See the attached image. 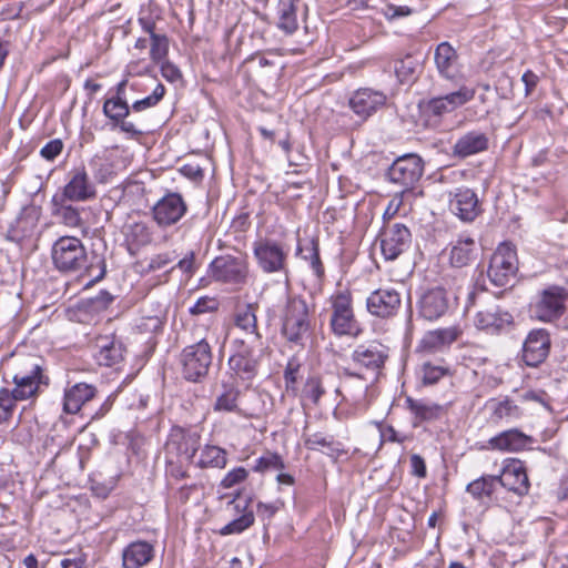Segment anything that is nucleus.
Segmentation results:
<instances>
[{"label":"nucleus","mask_w":568,"mask_h":568,"mask_svg":"<svg viewBox=\"0 0 568 568\" xmlns=\"http://www.w3.org/2000/svg\"><path fill=\"white\" fill-rule=\"evenodd\" d=\"M173 260L174 257L171 253H161L150 260L148 267L150 271H160L166 267Z\"/></svg>","instance_id":"64"},{"label":"nucleus","mask_w":568,"mask_h":568,"mask_svg":"<svg viewBox=\"0 0 568 568\" xmlns=\"http://www.w3.org/2000/svg\"><path fill=\"white\" fill-rule=\"evenodd\" d=\"M301 368V363L296 357H292L288 359L285 368H284V381L286 390H296L297 376Z\"/></svg>","instance_id":"56"},{"label":"nucleus","mask_w":568,"mask_h":568,"mask_svg":"<svg viewBox=\"0 0 568 568\" xmlns=\"http://www.w3.org/2000/svg\"><path fill=\"white\" fill-rule=\"evenodd\" d=\"M161 63V74L162 77L171 82L175 83L180 80H182V72L178 65H175L173 62L169 60H164Z\"/></svg>","instance_id":"59"},{"label":"nucleus","mask_w":568,"mask_h":568,"mask_svg":"<svg viewBox=\"0 0 568 568\" xmlns=\"http://www.w3.org/2000/svg\"><path fill=\"white\" fill-rule=\"evenodd\" d=\"M54 196L72 202H85L97 196V190L85 169L81 168L73 172L69 182Z\"/></svg>","instance_id":"22"},{"label":"nucleus","mask_w":568,"mask_h":568,"mask_svg":"<svg viewBox=\"0 0 568 568\" xmlns=\"http://www.w3.org/2000/svg\"><path fill=\"white\" fill-rule=\"evenodd\" d=\"M244 338H234L231 343V355L227 359V373L234 383L250 385L257 376L262 351H256Z\"/></svg>","instance_id":"3"},{"label":"nucleus","mask_w":568,"mask_h":568,"mask_svg":"<svg viewBox=\"0 0 568 568\" xmlns=\"http://www.w3.org/2000/svg\"><path fill=\"white\" fill-rule=\"evenodd\" d=\"M477 329L490 335H499L509 329L514 324V317L499 305L494 304L479 310L474 318Z\"/></svg>","instance_id":"19"},{"label":"nucleus","mask_w":568,"mask_h":568,"mask_svg":"<svg viewBox=\"0 0 568 568\" xmlns=\"http://www.w3.org/2000/svg\"><path fill=\"white\" fill-rule=\"evenodd\" d=\"M384 16L387 20H395L398 18L407 17L412 13V9L407 6H396L388 3L384 8Z\"/></svg>","instance_id":"61"},{"label":"nucleus","mask_w":568,"mask_h":568,"mask_svg":"<svg viewBox=\"0 0 568 568\" xmlns=\"http://www.w3.org/2000/svg\"><path fill=\"white\" fill-rule=\"evenodd\" d=\"M419 62L410 54L402 59H397L394 62V69L397 79L402 83H408L416 79Z\"/></svg>","instance_id":"46"},{"label":"nucleus","mask_w":568,"mask_h":568,"mask_svg":"<svg viewBox=\"0 0 568 568\" xmlns=\"http://www.w3.org/2000/svg\"><path fill=\"white\" fill-rule=\"evenodd\" d=\"M89 168L94 180L98 183H108L115 174L113 160L106 155H94L90 162Z\"/></svg>","instance_id":"43"},{"label":"nucleus","mask_w":568,"mask_h":568,"mask_svg":"<svg viewBox=\"0 0 568 568\" xmlns=\"http://www.w3.org/2000/svg\"><path fill=\"white\" fill-rule=\"evenodd\" d=\"M402 306V295L393 287H379L373 291L366 298L367 312L377 318L388 320L394 317Z\"/></svg>","instance_id":"17"},{"label":"nucleus","mask_w":568,"mask_h":568,"mask_svg":"<svg viewBox=\"0 0 568 568\" xmlns=\"http://www.w3.org/2000/svg\"><path fill=\"white\" fill-rule=\"evenodd\" d=\"M477 245L475 240L468 234H460L452 243L449 261L454 267H464L468 265L476 256Z\"/></svg>","instance_id":"36"},{"label":"nucleus","mask_w":568,"mask_h":568,"mask_svg":"<svg viewBox=\"0 0 568 568\" xmlns=\"http://www.w3.org/2000/svg\"><path fill=\"white\" fill-rule=\"evenodd\" d=\"M11 378L14 387L10 390L14 397L20 400H27L37 397L43 389L50 384L49 376H38V378L22 377L14 375H4L3 379L8 383V378Z\"/></svg>","instance_id":"31"},{"label":"nucleus","mask_w":568,"mask_h":568,"mask_svg":"<svg viewBox=\"0 0 568 568\" xmlns=\"http://www.w3.org/2000/svg\"><path fill=\"white\" fill-rule=\"evenodd\" d=\"M517 253L514 246L503 243L491 255L487 275L497 287L509 284L517 271Z\"/></svg>","instance_id":"12"},{"label":"nucleus","mask_w":568,"mask_h":568,"mask_svg":"<svg viewBox=\"0 0 568 568\" xmlns=\"http://www.w3.org/2000/svg\"><path fill=\"white\" fill-rule=\"evenodd\" d=\"M212 359L211 345L204 338L184 347L180 355L183 377L192 383L201 382L207 375Z\"/></svg>","instance_id":"7"},{"label":"nucleus","mask_w":568,"mask_h":568,"mask_svg":"<svg viewBox=\"0 0 568 568\" xmlns=\"http://www.w3.org/2000/svg\"><path fill=\"white\" fill-rule=\"evenodd\" d=\"M329 329L336 337H357L363 328L354 312L353 294L348 288L335 291L328 297Z\"/></svg>","instance_id":"2"},{"label":"nucleus","mask_w":568,"mask_h":568,"mask_svg":"<svg viewBox=\"0 0 568 568\" xmlns=\"http://www.w3.org/2000/svg\"><path fill=\"white\" fill-rule=\"evenodd\" d=\"M379 240L381 251L385 260L394 261L409 248L412 234L409 229L403 223L384 221V226L379 232Z\"/></svg>","instance_id":"14"},{"label":"nucleus","mask_w":568,"mask_h":568,"mask_svg":"<svg viewBox=\"0 0 568 568\" xmlns=\"http://www.w3.org/2000/svg\"><path fill=\"white\" fill-rule=\"evenodd\" d=\"M4 375H14L31 378L47 376L44 374V359L34 354H14L8 361Z\"/></svg>","instance_id":"27"},{"label":"nucleus","mask_w":568,"mask_h":568,"mask_svg":"<svg viewBox=\"0 0 568 568\" xmlns=\"http://www.w3.org/2000/svg\"><path fill=\"white\" fill-rule=\"evenodd\" d=\"M434 63L440 78L456 81L462 75L463 65L455 48L447 41H443L435 48Z\"/></svg>","instance_id":"23"},{"label":"nucleus","mask_w":568,"mask_h":568,"mask_svg":"<svg viewBox=\"0 0 568 568\" xmlns=\"http://www.w3.org/2000/svg\"><path fill=\"white\" fill-rule=\"evenodd\" d=\"M209 271L215 282L242 286L247 282L250 266L246 256L225 254L215 257Z\"/></svg>","instance_id":"9"},{"label":"nucleus","mask_w":568,"mask_h":568,"mask_svg":"<svg viewBox=\"0 0 568 568\" xmlns=\"http://www.w3.org/2000/svg\"><path fill=\"white\" fill-rule=\"evenodd\" d=\"M304 445L307 449L318 450L324 448L325 453L329 456L338 455L343 452L341 443L334 439L332 435H325L321 432L312 434H303Z\"/></svg>","instance_id":"40"},{"label":"nucleus","mask_w":568,"mask_h":568,"mask_svg":"<svg viewBox=\"0 0 568 568\" xmlns=\"http://www.w3.org/2000/svg\"><path fill=\"white\" fill-rule=\"evenodd\" d=\"M313 329L312 313L304 297L290 296L286 301L281 333L287 343L304 346Z\"/></svg>","instance_id":"1"},{"label":"nucleus","mask_w":568,"mask_h":568,"mask_svg":"<svg viewBox=\"0 0 568 568\" xmlns=\"http://www.w3.org/2000/svg\"><path fill=\"white\" fill-rule=\"evenodd\" d=\"M568 298L567 290L562 286L550 285L544 288L531 304L534 317L540 322L551 323L562 316Z\"/></svg>","instance_id":"10"},{"label":"nucleus","mask_w":568,"mask_h":568,"mask_svg":"<svg viewBox=\"0 0 568 568\" xmlns=\"http://www.w3.org/2000/svg\"><path fill=\"white\" fill-rule=\"evenodd\" d=\"M285 468V464L281 455L277 453L266 452L262 456H260L253 466V470L255 473H267L282 470Z\"/></svg>","instance_id":"50"},{"label":"nucleus","mask_w":568,"mask_h":568,"mask_svg":"<svg viewBox=\"0 0 568 568\" xmlns=\"http://www.w3.org/2000/svg\"><path fill=\"white\" fill-rule=\"evenodd\" d=\"M341 377L342 386L354 399L365 397L367 390L376 382L364 373L352 369V367L342 368Z\"/></svg>","instance_id":"35"},{"label":"nucleus","mask_w":568,"mask_h":568,"mask_svg":"<svg viewBox=\"0 0 568 568\" xmlns=\"http://www.w3.org/2000/svg\"><path fill=\"white\" fill-rule=\"evenodd\" d=\"M300 4L301 0H278L276 26L286 34H293L298 29L297 10Z\"/></svg>","instance_id":"38"},{"label":"nucleus","mask_w":568,"mask_h":568,"mask_svg":"<svg viewBox=\"0 0 568 568\" xmlns=\"http://www.w3.org/2000/svg\"><path fill=\"white\" fill-rule=\"evenodd\" d=\"M475 94H476L475 88L462 85V87H459L458 90L449 92L443 97L446 100L449 109L453 112L456 109H458V108L465 105L466 103H468L469 101H471L475 98Z\"/></svg>","instance_id":"52"},{"label":"nucleus","mask_w":568,"mask_h":568,"mask_svg":"<svg viewBox=\"0 0 568 568\" xmlns=\"http://www.w3.org/2000/svg\"><path fill=\"white\" fill-rule=\"evenodd\" d=\"M325 393L322 378L316 375L308 376L301 390V400L303 406L318 405Z\"/></svg>","instance_id":"44"},{"label":"nucleus","mask_w":568,"mask_h":568,"mask_svg":"<svg viewBox=\"0 0 568 568\" xmlns=\"http://www.w3.org/2000/svg\"><path fill=\"white\" fill-rule=\"evenodd\" d=\"M388 359L389 347L377 341L358 344L351 353L352 369L364 373L373 381H377Z\"/></svg>","instance_id":"6"},{"label":"nucleus","mask_w":568,"mask_h":568,"mask_svg":"<svg viewBox=\"0 0 568 568\" xmlns=\"http://www.w3.org/2000/svg\"><path fill=\"white\" fill-rule=\"evenodd\" d=\"M33 223L27 217H19L10 225L7 231V240L13 243H22L27 237L31 236Z\"/></svg>","instance_id":"49"},{"label":"nucleus","mask_w":568,"mask_h":568,"mask_svg":"<svg viewBox=\"0 0 568 568\" xmlns=\"http://www.w3.org/2000/svg\"><path fill=\"white\" fill-rule=\"evenodd\" d=\"M497 479L498 485L518 496L527 495L530 488L526 468L524 463L519 459L508 460L503 467L501 474L497 475Z\"/></svg>","instance_id":"25"},{"label":"nucleus","mask_w":568,"mask_h":568,"mask_svg":"<svg viewBox=\"0 0 568 568\" xmlns=\"http://www.w3.org/2000/svg\"><path fill=\"white\" fill-rule=\"evenodd\" d=\"M424 173V161L415 153L398 156L388 168L385 176L394 184L403 187V192L412 190Z\"/></svg>","instance_id":"11"},{"label":"nucleus","mask_w":568,"mask_h":568,"mask_svg":"<svg viewBox=\"0 0 568 568\" xmlns=\"http://www.w3.org/2000/svg\"><path fill=\"white\" fill-rule=\"evenodd\" d=\"M296 255L306 261L317 280H322L325 275V267L320 256V240L311 237L304 242H298L296 246Z\"/></svg>","instance_id":"37"},{"label":"nucleus","mask_w":568,"mask_h":568,"mask_svg":"<svg viewBox=\"0 0 568 568\" xmlns=\"http://www.w3.org/2000/svg\"><path fill=\"white\" fill-rule=\"evenodd\" d=\"M535 439L517 428L504 430L488 440L489 448L499 452H521L532 445Z\"/></svg>","instance_id":"30"},{"label":"nucleus","mask_w":568,"mask_h":568,"mask_svg":"<svg viewBox=\"0 0 568 568\" xmlns=\"http://www.w3.org/2000/svg\"><path fill=\"white\" fill-rule=\"evenodd\" d=\"M194 464L201 469H223L227 464V452L216 445H204L200 448L199 459Z\"/></svg>","instance_id":"39"},{"label":"nucleus","mask_w":568,"mask_h":568,"mask_svg":"<svg viewBox=\"0 0 568 568\" xmlns=\"http://www.w3.org/2000/svg\"><path fill=\"white\" fill-rule=\"evenodd\" d=\"M239 383L222 382L221 392L216 395L213 410L216 413H233L244 418H253L255 414L240 405L241 390Z\"/></svg>","instance_id":"26"},{"label":"nucleus","mask_w":568,"mask_h":568,"mask_svg":"<svg viewBox=\"0 0 568 568\" xmlns=\"http://www.w3.org/2000/svg\"><path fill=\"white\" fill-rule=\"evenodd\" d=\"M410 462V474L418 478H425L427 476V467L424 458L418 454H413L409 458Z\"/></svg>","instance_id":"62"},{"label":"nucleus","mask_w":568,"mask_h":568,"mask_svg":"<svg viewBox=\"0 0 568 568\" xmlns=\"http://www.w3.org/2000/svg\"><path fill=\"white\" fill-rule=\"evenodd\" d=\"M386 100L387 98L384 92L369 88H362L352 94L348 105L356 115L362 120H366L378 109L384 106Z\"/></svg>","instance_id":"24"},{"label":"nucleus","mask_w":568,"mask_h":568,"mask_svg":"<svg viewBox=\"0 0 568 568\" xmlns=\"http://www.w3.org/2000/svg\"><path fill=\"white\" fill-rule=\"evenodd\" d=\"M422 115L430 125H438L444 115L452 113L446 100L443 95L432 98L419 104Z\"/></svg>","instance_id":"41"},{"label":"nucleus","mask_w":568,"mask_h":568,"mask_svg":"<svg viewBox=\"0 0 568 568\" xmlns=\"http://www.w3.org/2000/svg\"><path fill=\"white\" fill-rule=\"evenodd\" d=\"M498 486L497 476L484 475L466 486V491L476 500L491 498Z\"/></svg>","instance_id":"42"},{"label":"nucleus","mask_w":568,"mask_h":568,"mask_svg":"<svg viewBox=\"0 0 568 568\" xmlns=\"http://www.w3.org/2000/svg\"><path fill=\"white\" fill-rule=\"evenodd\" d=\"M219 301L215 297L202 296L197 298L195 304L190 307V314L202 315L205 313H213L219 310Z\"/></svg>","instance_id":"57"},{"label":"nucleus","mask_w":568,"mask_h":568,"mask_svg":"<svg viewBox=\"0 0 568 568\" xmlns=\"http://www.w3.org/2000/svg\"><path fill=\"white\" fill-rule=\"evenodd\" d=\"M195 254L194 252H189L182 260H180L176 265L171 267L170 272H172L175 268L181 270L183 273L187 275H192L195 272V265H194Z\"/></svg>","instance_id":"63"},{"label":"nucleus","mask_w":568,"mask_h":568,"mask_svg":"<svg viewBox=\"0 0 568 568\" xmlns=\"http://www.w3.org/2000/svg\"><path fill=\"white\" fill-rule=\"evenodd\" d=\"M523 415L521 409L513 400L505 398L503 400L494 402L491 420L496 424L500 422H513L520 418Z\"/></svg>","instance_id":"45"},{"label":"nucleus","mask_w":568,"mask_h":568,"mask_svg":"<svg viewBox=\"0 0 568 568\" xmlns=\"http://www.w3.org/2000/svg\"><path fill=\"white\" fill-rule=\"evenodd\" d=\"M50 209L51 215L68 227H79L83 223L82 209L74 206L72 201L53 195L50 201Z\"/></svg>","instance_id":"34"},{"label":"nucleus","mask_w":568,"mask_h":568,"mask_svg":"<svg viewBox=\"0 0 568 568\" xmlns=\"http://www.w3.org/2000/svg\"><path fill=\"white\" fill-rule=\"evenodd\" d=\"M51 260L55 270L72 274L88 268V252L82 241L75 236L59 237L51 247Z\"/></svg>","instance_id":"4"},{"label":"nucleus","mask_w":568,"mask_h":568,"mask_svg":"<svg viewBox=\"0 0 568 568\" xmlns=\"http://www.w3.org/2000/svg\"><path fill=\"white\" fill-rule=\"evenodd\" d=\"M253 256L257 267L265 274L288 273V252L273 239H258L253 243Z\"/></svg>","instance_id":"8"},{"label":"nucleus","mask_w":568,"mask_h":568,"mask_svg":"<svg viewBox=\"0 0 568 568\" xmlns=\"http://www.w3.org/2000/svg\"><path fill=\"white\" fill-rule=\"evenodd\" d=\"M97 388L87 383H77L65 388L63 396V412L77 414L81 407L94 398Z\"/></svg>","instance_id":"33"},{"label":"nucleus","mask_w":568,"mask_h":568,"mask_svg":"<svg viewBox=\"0 0 568 568\" xmlns=\"http://www.w3.org/2000/svg\"><path fill=\"white\" fill-rule=\"evenodd\" d=\"M126 84L128 80H122L116 84L115 93L105 99L102 110L103 114L111 121V128L113 130L118 129L129 138H138L142 135L144 131L140 129L134 121L128 120L131 106L129 105L125 93Z\"/></svg>","instance_id":"5"},{"label":"nucleus","mask_w":568,"mask_h":568,"mask_svg":"<svg viewBox=\"0 0 568 568\" xmlns=\"http://www.w3.org/2000/svg\"><path fill=\"white\" fill-rule=\"evenodd\" d=\"M248 477V470L242 466L235 467L229 470L220 481V487L223 489H230L236 485L242 484Z\"/></svg>","instance_id":"55"},{"label":"nucleus","mask_w":568,"mask_h":568,"mask_svg":"<svg viewBox=\"0 0 568 568\" xmlns=\"http://www.w3.org/2000/svg\"><path fill=\"white\" fill-rule=\"evenodd\" d=\"M255 517L252 510H245L243 515L233 519L223 526L219 534L221 536L237 535L250 528L254 524Z\"/></svg>","instance_id":"51"},{"label":"nucleus","mask_w":568,"mask_h":568,"mask_svg":"<svg viewBox=\"0 0 568 568\" xmlns=\"http://www.w3.org/2000/svg\"><path fill=\"white\" fill-rule=\"evenodd\" d=\"M63 146L61 139L50 140L41 148L40 155L47 161H54L61 154Z\"/></svg>","instance_id":"58"},{"label":"nucleus","mask_w":568,"mask_h":568,"mask_svg":"<svg viewBox=\"0 0 568 568\" xmlns=\"http://www.w3.org/2000/svg\"><path fill=\"white\" fill-rule=\"evenodd\" d=\"M18 400L20 399L14 397L10 389L4 387L0 389V425L12 417Z\"/></svg>","instance_id":"54"},{"label":"nucleus","mask_w":568,"mask_h":568,"mask_svg":"<svg viewBox=\"0 0 568 568\" xmlns=\"http://www.w3.org/2000/svg\"><path fill=\"white\" fill-rule=\"evenodd\" d=\"M419 374L423 385L430 386L437 384L443 377L449 375L450 371L446 365L425 362L420 366Z\"/></svg>","instance_id":"47"},{"label":"nucleus","mask_w":568,"mask_h":568,"mask_svg":"<svg viewBox=\"0 0 568 568\" xmlns=\"http://www.w3.org/2000/svg\"><path fill=\"white\" fill-rule=\"evenodd\" d=\"M113 295L106 290H101L95 296L89 300L90 305L95 311H103L113 302Z\"/></svg>","instance_id":"60"},{"label":"nucleus","mask_w":568,"mask_h":568,"mask_svg":"<svg viewBox=\"0 0 568 568\" xmlns=\"http://www.w3.org/2000/svg\"><path fill=\"white\" fill-rule=\"evenodd\" d=\"M200 440L201 435L196 430L173 426L165 444L166 452L192 463L200 449Z\"/></svg>","instance_id":"16"},{"label":"nucleus","mask_w":568,"mask_h":568,"mask_svg":"<svg viewBox=\"0 0 568 568\" xmlns=\"http://www.w3.org/2000/svg\"><path fill=\"white\" fill-rule=\"evenodd\" d=\"M489 138L485 132L471 130L462 134L454 143L453 155L458 159H466L471 155L487 151Z\"/></svg>","instance_id":"29"},{"label":"nucleus","mask_w":568,"mask_h":568,"mask_svg":"<svg viewBox=\"0 0 568 568\" xmlns=\"http://www.w3.org/2000/svg\"><path fill=\"white\" fill-rule=\"evenodd\" d=\"M154 557V547L145 540L130 542L122 551L123 568H141Z\"/></svg>","instance_id":"32"},{"label":"nucleus","mask_w":568,"mask_h":568,"mask_svg":"<svg viewBox=\"0 0 568 568\" xmlns=\"http://www.w3.org/2000/svg\"><path fill=\"white\" fill-rule=\"evenodd\" d=\"M257 303L237 306L233 314L234 327L241 331L251 345H262L263 335L257 323Z\"/></svg>","instance_id":"21"},{"label":"nucleus","mask_w":568,"mask_h":568,"mask_svg":"<svg viewBox=\"0 0 568 568\" xmlns=\"http://www.w3.org/2000/svg\"><path fill=\"white\" fill-rule=\"evenodd\" d=\"M187 205L182 195L171 192L161 197L152 207L153 219L161 227L176 224L186 213Z\"/></svg>","instance_id":"18"},{"label":"nucleus","mask_w":568,"mask_h":568,"mask_svg":"<svg viewBox=\"0 0 568 568\" xmlns=\"http://www.w3.org/2000/svg\"><path fill=\"white\" fill-rule=\"evenodd\" d=\"M448 209L452 214L465 223L474 222L484 212L477 193L465 185L449 191Z\"/></svg>","instance_id":"13"},{"label":"nucleus","mask_w":568,"mask_h":568,"mask_svg":"<svg viewBox=\"0 0 568 568\" xmlns=\"http://www.w3.org/2000/svg\"><path fill=\"white\" fill-rule=\"evenodd\" d=\"M419 315L427 321H435L444 316L449 308V296L442 286L426 290L417 302Z\"/></svg>","instance_id":"20"},{"label":"nucleus","mask_w":568,"mask_h":568,"mask_svg":"<svg viewBox=\"0 0 568 568\" xmlns=\"http://www.w3.org/2000/svg\"><path fill=\"white\" fill-rule=\"evenodd\" d=\"M150 58L154 63L166 60L169 54V38L164 33L153 36L151 39Z\"/></svg>","instance_id":"53"},{"label":"nucleus","mask_w":568,"mask_h":568,"mask_svg":"<svg viewBox=\"0 0 568 568\" xmlns=\"http://www.w3.org/2000/svg\"><path fill=\"white\" fill-rule=\"evenodd\" d=\"M551 348L550 334L546 328L531 329L524 339L521 361L529 367H538L549 356Z\"/></svg>","instance_id":"15"},{"label":"nucleus","mask_w":568,"mask_h":568,"mask_svg":"<svg viewBox=\"0 0 568 568\" xmlns=\"http://www.w3.org/2000/svg\"><path fill=\"white\" fill-rule=\"evenodd\" d=\"M406 408L413 414V425L417 427L422 423H432L442 419L447 414V406L439 405L428 399H405Z\"/></svg>","instance_id":"28"},{"label":"nucleus","mask_w":568,"mask_h":568,"mask_svg":"<svg viewBox=\"0 0 568 568\" xmlns=\"http://www.w3.org/2000/svg\"><path fill=\"white\" fill-rule=\"evenodd\" d=\"M122 345L116 342H108L100 346L95 357L100 365L110 367L118 364L122 359Z\"/></svg>","instance_id":"48"}]
</instances>
